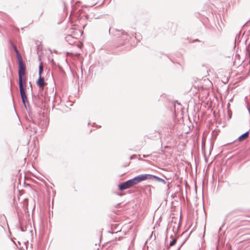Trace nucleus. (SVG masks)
<instances>
[{
	"mask_svg": "<svg viewBox=\"0 0 250 250\" xmlns=\"http://www.w3.org/2000/svg\"><path fill=\"white\" fill-rule=\"evenodd\" d=\"M14 48L19 60V88L21 97L22 101L25 104V102L27 101V97L25 93V87L26 86V77L25 76L26 67L23 63L20 54L17 47L14 46Z\"/></svg>",
	"mask_w": 250,
	"mask_h": 250,
	"instance_id": "1",
	"label": "nucleus"
},
{
	"mask_svg": "<svg viewBox=\"0 0 250 250\" xmlns=\"http://www.w3.org/2000/svg\"><path fill=\"white\" fill-rule=\"evenodd\" d=\"M152 178H156L154 176L149 174H142L135 177L133 179L129 180L124 183H123L119 185V188L121 190L129 188L133 186L137 185L139 183L147 179H151Z\"/></svg>",
	"mask_w": 250,
	"mask_h": 250,
	"instance_id": "2",
	"label": "nucleus"
},
{
	"mask_svg": "<svg viewBox=\"0 0 250 250\" xmlns=\"http://www.w3.org/2000/svg\"><path fill=\"white\" fill-rule=\"evenodd\" d=\"M173 219H174V221L173 220V223L177 226V227H178L181 219V212L180 210L178 211L176 216H173Z\"/></svg>",
	"mask_w": 250,
	"mask_h": 250,
	"instance_id": "3",
	"label": "nucleus"
},
{
	"mask_svg": "<svg viewBox=\"0 0 250 250\" xmlns=\"http://www.w3.org/2000/svg\"><path fill=\"white\" fill-rule=\"evenodd\" d=\"M37 84L42 89H43L44 86L46 84L44 82V78L41 76L37 81Z\"/></svg>",
	"mask_w": 250,
	"mask_h": 250,
	"instance_id": "4",
	"label": "nucleus"
},
{
	"mask_svg": "<svg viewBox=\"0 0 250 250\" xmlns=\"http://www.w3.org/2000/svg\"><path fill=\"white\" fill-rule=\"evenodd\" d=\"M83 34V31L80 29H76L74 31L72 32L71 35H68L67 38L72 36L74 38H78L79 36H81Z\"/></svg>",
	"mask_w": 250,
	"mask_h": 250,
	"instance_id": "5",
	"label": "nucleus"
},
{
	"mask_svg": "<svg viewBox=\"0 0 250 250\" xmlns=\"http://www.w3.org/2000/svg\"><path fill=\"white\" fill-rule=\"evenodd\" d=\"M249 135V131H247L245 133L243 134V135H241L238 139V141L239 142H242L246 140L247 138H248Z\"/></svg>",
	"mask_w": 250,
	"mask_h": 250,
	"instance_id": "6",
	"label": "nucleus"
},
{
	"mask_svg": "<svg viewBox=\"0 0 250 250\" xmlns=\"http://www.w3.org/2000/svg\"><path fill=\"white\" fill-rule=\"evenodd\" d=\"M43 72V66L42 63H41V64L39 66V77L42 76V73Z\"/></svg>",
	"mask_w": 250,
	"mask_h": 250,
	"instance_id": "7",
	"label": "nucleus"
},
{
	"mask_svg": "<svg viewBox=\"0 0 250 250\" xmlns=\"http://www.w3.org/2000/svg\"><path fill=\"white\" fill-rule=\"evenodd\" d=\"M175 177H176V179L177 181V184L178 185L179 184H180L182 182V180H181V179H179V177L177 175H175Z\"/></svg>",
	"mask_w": 250,
	"mask_h": 250,
	"instance_id": "8",
	"label": "nucleus"
},
{
	"mask_svg": "<svg viewBox=\"0 0 250 250\" xmlns=\"http://www.w3.org/2000/svg\"><path fill=\"white\" fill-rule=\"evenodd\" d=\"M176 242V239H173V245H174Z\"/></svg>",
	"mask_w": 250,
	"mask_h": 250,
	"instance_id": "9",
	"label": "nucleus"
},
{
	"mask_svg": "<svg viewBox=\"0 0 250 250\" xmlns=\"http://www.w3.org/2000/svg\"><path fill=\"white\" fill-rule=\"evenodd\" d=\"M172 246V241L170 242L169 243V246Z\"/></svg>",
	"mask_w": 250,
	"mask_h": 250,
	"instance_id": "10",
	"label": "nucleus"
},
{
	"mask_svg": "<svg viewBox=\"0 0 250 250\" xmlns=\"http://www.w3.org/2000/svg\"><path fill=\"white\" fill-rule=\"evenodd\" d=\"M81 45H82V44H81V45H80V47H81Z\"/></svg>",
	"mask_w": 250,
	"mask_h": 250,
	"instance_id": "11",
	"label": "nucleus"
},
{
	"mask_svg": "<svg viewBox=\"0 0 250 250\" xmlns=\"http://www.w3.org/2000/svg\"><path fill=\"white\" fill-rule=\"evenodd\" d=\"M81 45H82V44H81V45H80V47H81Z\"/></svg>",
	"mask_w": 250,
	"mask_h": 250,
	"instance_id": "12",
	"label": "nucleus"
},
{
	"mask_svg": "<svg viewBox=\"0 0 250 250\" xmlns=\"http://www.w3.org/2000/svg\"><path fill=\"white\" fill-rule=\"evenodd\" d=\"M81 45H82V44H81V45H80V47H81Z\"/></svg>",
	"mask_w": 250,
	"mask_h": 250,
	"instance_id": "13",
	"label": "nucleus"
}]
</instances>
